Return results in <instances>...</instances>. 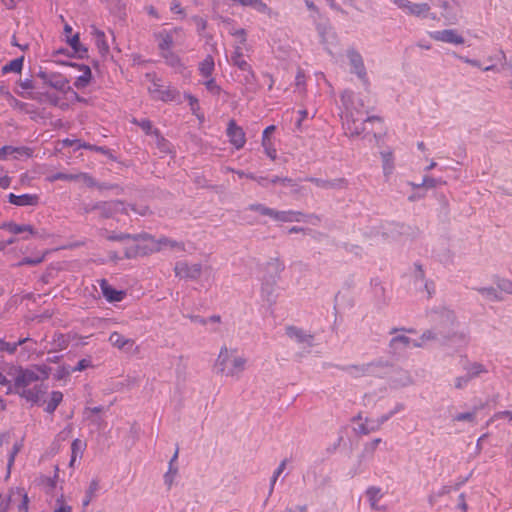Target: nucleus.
<instances>
[{"label":"nucleus","instance_id":"obj_1","mask_svg":"<svg viewBox=\"0 0 512 512\" xmlns=\"http://www.w3.org/2000/svg\"><path fill=\"white\" fill-rule=\"evenodd\" d=\"M51 368L47 365H34L29 368L15 367L9 375L13 377V385L7 389V394L15 393L31 403H37L45 394L47 387L42 383L49 378Z\"/></svg>","mask_w":512,"mask_h":512},{"label":"nucleus","instance_id":"obj_2","mask_svg":"<svg viewBox=\"0 0 512 512\" xmlns=\"http://www.w3.org/2000/svg\"><path fill=\"white\" fill-rule=\"evenodd\" d=\"M341 102L344 106L342 125L345 135L349 137L360 136L366 131L367 124L381 121L378 116L366 115L362 100L357 98L352 91H344L341 94Z\"/></svg>","mask_w":512,"mask_h":512},{"label":"nucleus","instance_id":"obj_3","mask_svg":"<svg viewBox=\"0 0 512 512\" xmlns=\"http://www.w3.org/2000/svg\"><path fill=\"white\" fill-rule=\"evenodd\" d=\"M246 366L247 358L239 355L237 349H229L227 346L220 348L214 364L217 374L237 379L245 371Z\"/></svg>","mask_w":512,"mask_h":512},{"label":"nucleus","instance_id":"obj_4","mask_svg":"<svg viewBox=\"0 0 512 512\" xmlns=\"http://www.w3.org/2000/svg\"><path fill=\"white\" fill-rule=\"evenodd\" d=\"M132 240L135 243L125 249L124 254L127 259L146 256L158 252L156 239L150 234L143 233L133 235Z\"/></svg>","mask_w":512,"mask_h":512},{"label":"nucleus","instance_id":"obj_5","mask_svg":"<svg viewBox=\"0 0 512 512\" xmlns=\"http://www.w3.org/2000/svg\"><path fill=\"white\" fill-rule=\"evenodd\" d=\"M28 502V496L24 489H11L7 494H0V512H9L14 508L18 512H28Z\"/></svg>","mask_w":512,"mask_h":512},{"label":"nucleus","instance_id":"obj_6","mask_svg":"<svg viewBox=\"0 0 512 512\" xmlns=\"http://www.w3.org/2000/svg\"><path fill=\"white\" fill-rule=\"evenodd\" d=\"M184 36V31L180 27L172 29H163L154 33V38L157 41L159 53L172 51L173 46L178 38Z\"/></svg>","mask_w":512,"mask_h":512},{"label":"nucleus","instance_id":"obj_7","mask_svg":"<svg viewBox=\"0 0 512 512\" xmlns=\"http://www.w3.org/2000/svg\"><path fill=\"white\" fill-rule=\"evenodd\" d=\"M398 332L415 333L416 331L413 328H392L390 330L389 334L394 335L389 341L390 353L393 355H399L407 348L413 347V342H415V340H412L404 334H398Z\"/></svg>","mask_w":512,"mask_h":512},{"label":"nucleus","instance_id":"obj_8","mask_svg":"<svg viewBox=\"0 0 512 512\" xmlns=\"http://www.w3.org/2000/svg\"><path fill=\"white\" fill-rule=\"evenodd\" d=\"M264 269L266 274L263 276L261 290L269 293V290L272 289V286L284 271L285 264L279 258H273L265 264Z\"/></svg>","mask_w":512,"mask_h":512},{"label":"nucleus","instance_id":"obj_9","mask_svg":"<svg viewBox=\"0 0 512 512\" xmlns=\"http://www.w3.org/2000/svg\"><path fill=\"white\" fill-rule=\"evenodd\" d=\"M202 270V264L189 263L185 260L176 262L174 266L175 276L184 280H198L202 275Z\"/></svg>","mask_w":512,"mask_h":512},{"label":"nucleus","instance_id":"obj_10","mask_svg":"<svg viewBox=\"0 0 512 512\" xmlns=\"http://www.w3.org/2000/svg\"><path fill=\"white\" fill-rule=\"evenodd\" d=\"M405 14L417 18L429 17L431 7L428 3H413L409 0H391Z\"/></svg>","mask_w":512,"mask_h":512},{"label":"nucleus","instance_id":"obj_11","mask_svg":"<svg viewBox=\"0 0 512 512\" xmlns=\"http://www.w3.org/2000/svg\"><path fill=\"white\" fill-rule=\"evenodd\" d=\"M38 76L43 80V82L46 85H48L60 92H66L70 89L69 80L61 73H58V72L48 73V72L40 71Z\"/></svg>","mask_w":512,"mask_h":512},{"label":"nucleus","instance_id":"obj_12","mask_svg":"<svg viewBox=\"0 0 512 512\" xmlns=\"http://www.w3.org/2000/svg\"><path fill=\"white\" fill-rule=\"evenodd\" d=\"M1 229L7 230L8 232L17 235L25 234L22 239L28 240L30 237H45V234H39L33 226L28 224H17L14 222H5L0 226Z\"/></svg>","mask_w":512,"mask_h":512},{"label":"nucleus","instance_id":"obj_13","mask_svg":"<svg viewBox=\"0 0 512 512\" xmlns=\"http://www.w3.org/2000/svg\"><path fill=\"white\" fill-rule=\"evenodd\" d=\"M148 91L153 99L164 102L174 101L179 96V92L176 89L171 87L163 89L159 84V81L155 79L153 80L152 85L148 88Z\"/></svg>","mask_w":512,"mask_h":512},{"label":"nucleus","instance_id":"obj_14","mask_svg":"<svg viewBox=\"0 0 512 512\" xmlns=\"http://www.w3.org/2000/svg\"><path fill=\"white\" fill-rule=\"evenodd\" d=\"M93 209L99 210L100 214L104 218H110L118 212L128 213L124 202L120 200H112L106 202H100L96 204Z\"/></svg>","mask_w":512,"mask_h":512},{"label":"nucleus","instance_id":"obj_15","mask_svg":"<svg viewBox=\"0 0 512 512\" xmlns=\"http://www.w3.org/2000/svg\"><path fill=\"white\" fill-rule=\"evenodd\" d=\"M347 57L350 65L352 66V72L355 73L362 81L367 83V73L361 54L355 49H349L347 51Z\"/></svg>","mask_w":512,"mask_h":512},{"label":"nucleus","instance_id":"obj_16","mask_svg":"<svg viewBox=\"0 0 512 512\" xmlns=\"http://www.w3.org/2000/svg\"><path fill=\"white\" fill-rule=\"evenodd\" d=\"M227 136L230 143L236 148L241 149L246 143L244 130L236 124L234 120H230L227 127Z\"/></svg>","mask_w":512,"mask_h":512},{"label":"nucleus","instance_id":"obj_17","mask_svg":"<svg viewBox=\"0 0 512 512\" xmlns=\"http://www.w3.org/2000/svg\"><path fill=\"white\" fill-rule=\"evenodd\" d=\"M431 38L444 42V43H451L455 45H461L464 43V38L462 35H460L456 30L454 29H445L440 31H434L430 34Z\"/></svg>","mask_w":512,"mask_h":512},{"label":"nucleus","instance_id":"obj_18","mask_svg":"<svg viewBox=\"0 0 512 512\" xmlns=\"http://www.w3.org/2000/svg\"><path fill=\"white\" fill-rule=\"evenodd\" d=\"M103 296L109 302H120L126 296L125 291L114 289L106 279L98 281Z\"/></svg>","mask_w":512,"mask_h":512},{"label":"nucleus","instance_id":"obj_19","mask_svg":"<svg viewBox=\"0 0 512 512\" xmlns=\"http://www.w3.org/2000/svg\"><path fill=\"white\" fill-rule=\"evenodd\" d=\"M160 56L163 58L165 64L174 69L175 72L182 73L186 69V65L181 57L173 50L160 53Z\"/></svg>","mask_w":512,"mask_h":512},{"label":"nucleus","instance_id":"obj_20","mask_svg":"<svg viewBox=\"0 0 512 512\" xmlns=\"http://www.w3.org/2000/svg\"><path fill=\"white\" fill-rule=\"evenodd\" d=\"M8 200L11 204L16 206H36L39 203V196L36 194L15 195L10 193Z\"/></svg>","mask_w":512,"mask_h":512},{"label":"nucleus","instance_id":"obj_21","mask_svg":"<svg viewBox=\"0 0 512 512\" xmlns=\"http://www.w3.org/2000/svg\"><path fill=\"white\" fill-rule=\"evenodd\" d=\"M375 366H381V363L370 362L361 365H348L344 368V371L353 377H362L369 375L372 372V368Z\"/></svg>","mask_w":512,"mask_h":512},{"label":"nucleus","instance_id":"obj_22","mask_svg":"<svg viewBox=\"0 0 512 512\" xmlns=\"http://www.w3.org/2000/svg\"><path fill=\"white\" fill-rule=\"evenodd\" d=\"M72 67H77L82 74L76 78L74 81V86L77 89H83L87 87L92 79V72L89 66L87 65H78L76 63L70 64Z\"/></svg>","mask_w":512,"mask_h":512},{"label":"nucleus","instance_id":"obj_23","mask_svg":"<svg viewBox=\"0 0 512 512\" xmlns=\"http://www.w3.org/2000/svg\"><path fill=\"white\" fill-rule=\"evenodd\" d=\"M286 334L296 340L298 343H306L308 345L312 344L313 341V335L307 333L301 328H298L296 326H288L286 327Z\"/></svg>","mask_w":512,"mask_h":512},{"label":"nucleus","instance_id":"obj_24","mask_svg":"<svg viewBox=\"0 0 512 512\" xmlns=\"http://www.w3.org/2000/svg\"><path fill=\"white\" fill-rule=\"evenodd\" d=\"M304 214L299 211H273L272 219L279 222H299L301 221Z\"/></svg>","mask_w":512,"mask_h":512},{"label":"nucleus","instance_id":"obj_25","mask_svg":"<svg viewBox=\"0 0 512 512\" xmlns=\"http://www.w3.org/2000/svg\"><path fill=\"white\" fill-rule=\"evenodd\" d=\"M91 35L94 38L95 45L97 46L101 55L109 53V45L106 41L105 33L99 30L96 26H91Z\"/></svg>","mask_w":512,"mask_h":512},{"label":"nucleus","instance_id":"obj_26","mask_svg":"<svg viewBox=\"0 0 512 512\" xmlns=\"http://www.w3.org/2000/svg\"><path fill=\"white\" fill-rule=\"evenodd\" d=\"M230 63L240 70H247L249 63L245 60L243 49L240 45H236L230 56Z\"/></svg>","mask_w":512,"mask_h":512},{"label":"nucleus","instance_id":"obj_27","mask_svg":"<svg viewBox=\"0 0 512 512\" xmlns=\"http://www.w3.org/2000/svg\"><path fill=\"white\" fill-rule=\"evenodd\" d=\"M14 153L31 156L32 151L28 147H13L9 145L3 146L0 148V160H6L9 155Z\"/></svg>","mask_w":512,"mask_h":512},{"label":"nucleus","instance_id":"obj_28","mask_svg":"<svg viewBox=\"0 0 512 512\" xmlns=\"http://www.w3.org/2000/svg\"><path fill=\"white\" fill-rule=\"evenodd\" d=\"M215 69L214 59L211 55H207L206 58L199 63V73L204 78L212 76Z\"/></svg>","mask_w":512,"mask_h":512},{"label":"nucleus","instance_id":"obj_29","mask_svg":"<svg viewBox=\"0 0 512 512\" xmlns=\"http://www.w3.org/2000/svg\"><path fill=\"white\" fill-rule=\"evenodd\" d=\"M381 158L383 163V174L388 178L394 171V156L392 151L381 152Z\"/></svg>","mask_w":512,"mask_h":512},{"label":"nucleus","instance_id":"obj_30","mask_svg":"<svg viewBox=\"0 0 512 512\" xmlns=\"http://www.w3.org/2000/svg\"><path fill=\"white\" fill-rule=\"evenodd\" d=\"M86 448V443L80 439H74L71 444V459L69 466L73 467L77 457H81Z\"/></svg>","mask_w":512,"mask_h":512},{"label":"nucleus","instance_id":"obj_31","mask_svg":"<svg viewBox=\"0 0 512 512\" xmlns=\"http://www.w3.org/2000/svg\"><path fill=\"white\" fill-rule=\"evenodd\" d=\"M156 244L158 246V252L163 247H169L171 249H176V250H179V251H184L185 250V245H184L183 242H178V241L169 239L167 237H161L159 239H156Z\"/></svg>","mask_w":512,"mask_h":512},{"label":"nucleus","instance_id":"obj_32","mask_svg":"<svg viewBox=\"0 0 512 512\" xmlns=\"http://www.w3.org/2000/svg\"><path fill=\"white\" fill-rule=\"evenodd\" d=\"M466 370V375L470 377L472 380L473 378L479 377L483 373H487V368L478 362L469 363L467 366L464 367Z\"/></svg>","mask_w":512,"mask_h":512},{"label":"nucleus","instance_id":"obj_33","mask_svg":"<svg viewBox=\"0 0 512 512\" xmlns=\"http://www.w3.org/2000/svg\"><path fill=\"white\" fill-rule=\"evenodd\" d=\"M29 341H33L31 338L26 337L19 339L15 343L6 342L3 339H0V351H6L9 354H14L17 351L18 346H21Z\"/></svg>","mask_w":512,"mask_h":512},{"label":"nucleus","instance_id":"obj_34","mask_svg":"<svg viewBox=\"0 0 512 512\" xmlns=\"http://www.w3.org/2000/svg\"><path fill=\"white\" fill-rule=\"evenodd\" d=\"M63 400V393L60 391H52L50 395V400L47 403V406L45 408V411L49 414L54 413V411L57 409L58 405Z\"/></svg>","mask_w":512,"mask_h":512},{"label":"nucleus","instance_id":"obj_35","mask_svg":"<svg viewBox=\"0 0 512 512\" xmlns=\"http://www.w3.org/2000/svg\"><path fill=\"white\" fill-rule=\"evenodd\" d=\"M154 143L156 147L160 150L162 153H169L171 152L170 143L168 140H166L160 133V131H154V135L152 136Z\"/></svg>","mask_w":512,"mask_h":512},{"label":"nucleus","instance_id":"obj_36","mask_svg":"<svg viewBox=\"0 0 512 512\" xmlns=\"http://www.w3.org/2000/svg\"><path fill=\"white\" fill-rule=\"evenodd\" d=\"M482 296L487 298L490 301H502L503 297L498 293L497 289L494 287H480L476 289Z\"/></svg>","mask_w":512,"mask_h":512},{"label":"nucleus","instance_id":"obj_37","mask_svg":"<svg viewBox=\"0 0 512 512\" xmlns=\"http://www.w3.org/2000/svg\"><path fill=\"white\" fill-rule=\"evenodd\" d=\"M23 62H24L23 56L13 59L8 64L3 66L2 72L3 73H9V72L20 73L23 68Z\"/></svg>","mask_w":512,"mask_h":512},{"label":"nucleus","instance_id":"obj_38","mask_svg":"<svg viewBox=\"0 0 512 512\" xmlns=\"http://www.w3.org/2000/svg\"><path fill=\"white\" fill-rule=\"evenodd\" d=\"M132 123L136 124L137 126H139L143 132L146 134V135H149V136H153L154 135V131H158L159 129L155 128L152 124V122L148 119H136V118H133L132 119Z\"/></svg>","mask_w":512,"mask_h":512},{"label":"nucleus","instance_id":"obj_39","mask_svg":"<svg viewBox=\"0 0 512 512\" xmlns=\"http://www.w3.org/2000/svg\"><path fill=\"white\" fill-rule=\"evenodd\" d=\"M437 335L432 330H426L423 332V334L420 337V340L413 342V347L415 348H422L426 345L427 342L436 340Z\"/></svg>","mask_w":512,"mask_h":512},{"label":"nucleus","instance_id":"obj_40","mask_svg":"<svg viewBox=\"0 0 512 512\" xmlns=\"http://www.w3.org/2000/svg\"><path fill=\"white\" fill-rule=\"evenodd\" d=\"M109 341L113 346L119 349H122L128 343L133 344V342L130 339L123 337L118 332H113L109 337Z\"/></svg>","mask_w":512,"mask_h":512},{"label":"nucleus","instance_id":"obj_41","mask_svg":"<svg viewBox=\"0 0 512 512\" xmlns=\"http://www.w3.org/2000/svg\"><path fill=\"white\" fill-rule=\"evenodd\" d=\"M379 430V425H376L375 420L365 419V422L359 425L358 432L363 435H368L371 432Z\"/></svg>","mask_w":512,"mask_h":512},{"label":"nucleus","instance_id":"obj_42","mask_svg":"<svg viewBox=\"0 0 512 512\" xmlns=\"http://www.w3.org/2000/svg\"><path fill=\"white\" fill-rule=\"evenodd\" d=\"M262 147L264 149V152L265 154L271 159V160H275L277 158V150L276 148L274 147V144L273 142L271 141V139H262Z\"/></svg>","mask_w":512,"mask_h":512},{"label":"nucleus","instance_id":"obj_43","mask_svg":"<svg viewBox=\"0 0 512 512\" xmlns=\"http://www.w3.org/2000/svg\"><path fill=\"white\" fill-rule=\"evenodd\" d=\"M206 80L203 82L206 89L213 95H219L222 91L221 87L216 83L215 79L211 76L209 78H205Z\"/></svg>","mask_w":512,"mask_h":512},{"label":"nucleus","instance_id":"obj_44","mask_svg":"<svg viewBox=\"0 0 512 512\" xmlns=\"http://www.w3.org/2000/svg\"><path fill=\"white\" fill-rule=\"evenodd\" d=\"M178 473L177 467H169L168 471L164 474V483L167 486L168 490L171 489L174 483V479Z\"/></svg>","mask_w":512,"mask_h":512},{"label":"nucleus","instance_id":"obj_45","mask_svg":"<svg viewBox=\"0 0 512 512\" xmlns=\"http://www.w3.org/2000/svg\"><path fill=\"white\" fill-rule=\"evenodd\" d=\"M295 86L298 89L300 93L305 92V86H306V76L304 74V71L302 69H298L296 77H295Z\"/></svg>","mask_w":512,"mask_h":512},{"label":"nucleus","instance_id":"obj_46","mask_svg":"<svg viewBox=\"0 0 512 512\" xmlns=\"http://www.w3.org/2000/svg\"><path fill=\"white\" fill-rule=\"evenodd\" d=\"M249 210L260 213L264 216H269L272 218L274 209L264 206L263 204H251L249 206Z\"/></svg>","mask_w":512,"mask_h":512},{"label":"nucleus","instance_id":"obj_47","mask_svg":"<svg viewBox=\"0 0 512 512\" xmlns=\"http://www.w3.org/2000/svg\"><path fill=\"white\" fill-rule=\"evenodd\" d=\"M366 495L368 497L369 502H379L382 498L381 489L379 487L371 486L366 490Z\"/></svg>","mask_w":512,"mask_h":512},{"label":"nucleus","instance_id":"obj_48","mask_svg":"<svg viewBox=\"0 0 512 512\" xmlns=\"http://www.w3.org/2000/svg\"><path fill=\"white\" fill-rule=\"evenodd\" d=\"M48 181L54 182L57 180H64V181H76V174H68V173H62L58 172L55 173L47 178Z\"/></svg>","mask_w":512,"mask_h":512},{"label":"nucleus","instance_id":"obj_49","mask_svg":"<svg viewBox=\"0 0 512 512\" xmlns=\"http://www.w3.org/2000/svg\"><path fill=\"white\" fill-rule=\"evenodd\" d=\"M287 465V459H284L280 462L278 468L274 471L273 476L271 478L270 492L273 491L274 485L278 479V477L283 473Z\"/></svg>","mask_w":512,"mask_h":512},{"label":"nucleus","instance_id":"obj_50","mask_svg":"<svg viewBox=\"0 0 512 512\" xmlns=\"http://www.w3.org/2000/svg\"><path fill=\"white\" fill-rule=\"evenodd\" d=\"M475 419H476L475 412H464V413H459V414L455 415L453 418V421H456V422L467 421V422L474 424Z\"/></svg>","mask_w":512,"mask_h":512},{"label":"nucleus","instance_id":"obj_51","mask_svg":"<svg viewBox=\"0 0 512 512\" xmlns=\"http://www.w3.org/2000/svg\"><path fill=\"white\" fill-rule=\"evenodd\" d=\"M446 184L442 179H435L429 176H425L421 182V186L426 188H435L438 185Z\"/></svg>","mask_w":512,"mask_h":512},{"label":"nucleus","instance_id":"obj_52","mask_svg":"<svg viewBox=\"0 0 512 512\" xmlns=\"http://www.w3.org/2000/svg\"><path fill=\"white\" fill-rule=\"evenodd\" d=\"M244 72V76H243V83L245 85H253L256 81V75L251 67V65H249V68L247 70H242Z\"/></svg>","mask_w":512,"mask_h":512},{"label":"nucleus","instance_id":"obj_53","mask_svg":"<svg viewBox=\"0 0 512 512\" xmlns=\"http://www.w3.org/2000/svg\"><path fill=\"white\" fill-rule=\"evenodd\" d=\"M497 287L501 291L512 295V281L509 279H499L497 281Z\"/></svg>","mask_w":512,"mask_h":512},{"label":"nucleus","instance_id":"obj_54","mask_svg":"<svg viewBox=\"0 0 512 512\" xmlns=\"http://www.w3.org/2000/svg\"><path fill=\"white\" fill-rule=\"evenodd\" d=\"M20 449H21V444L20 443H15L13 445L12 450H11V452L9 454L8 463H7L8 471H10L11 467L13 466L14 461H15V457L19 453Z\"/></svg>","mask_w":512,"mask_h":512},{"label":"nucleus","instance_id":"obj_55","mask_svg":"<svg viewBox=\"0 0 512 512\" xmlns=\"http://www.w3.org/2000/svg\"><path fill=\"white\" fill-rule=\"evenodd\" d=\"M347 187V181L344 178L328 180V189H342Z\"/></svg>","mask_w":512,"mask_h":512},{"label":"nucleus","instance_id":"obj_56","mask_svg":"<svg viewBox=\"0 0 512 512\" xmlns=\"http://www.w3.org/2000/svg\"><path fill=\"white\" fill-rule=\"evenodd\" d=\"M403 407L401 405H398L395 410L393 411H390L389 413L385 414V415H382L380 418H378L377 420H375V423L376 425H379V429L381 428V426L386 422L388 421L396 412H398L399 410H401Z\"/></svg>","mask_w":512,"mask_h":512},{"label":"nucleus","instance_id":"obj_57","mask_svg":"<svg viewBox=\"0 0 512 512\" xmlns=\"http://www.w3.org/2000/svg\"><path fill=\"white\" fill-rule=\"evenodd\" d=\"M76 181H83L89 187H93L95 185L94 179L87 173L76 174Z\"/></svg>","mask_w":512,"mask_h":512},{"label":"nucleus","instance_id":"obj_58","mask_svg":"<svg viewBox=\"0 0 512 512\" xmlns=\"http://www.w3.org/2000/svg\"><path fill=\"white\" fill-rule=\"evenodd\" d=\"M449 340H453V339H457L458 341H460L464 346L468 345L469 343V335L468 333H465V332H459V333H454L452 336H450L448 338Z\"/></svg>","mask_w":512,"mask_h":512},{"label":"nucleus","instance_id":"obj_59","mask_svg":"<svg viewBox=\"0 0 512 512\" xmlns=\"http://www.w3.org/2000/svg\"><path fill=\"white\" fill-rule=\"evenodd\" d=\"M471 381L470 377L467 375L459 376L455 379V388L456 389H463L465 388L468 383Z\"/></svg>","mask_w":512,"mask_h":512},{"label":"nucleus","instance_id":"obj_60","mask_svg":"<svg viewBox=\"0 0 512 512\" xmlns=\"http://www.w3.org/2000/svg\"><path fill=\"white\" fill-rule=\"evenodd\" d=\"M68 43L75 50V52L79 53L82 51L78 34H75L70 39H68Z\"/></svg>","mask_w":512,"mask_h":512},{"label":"nucleus","instance_id":"obj_61","mask_svg":"<svg viewBox=\"0 0 512 512\" xmlns=\"http://www.w3.org/2000/svg\"><path fill=\"white\" fill-rule=\"evenodd\" d=\"M79 147H83V149H88L91 151L106 153V149L104 147L92 145L87 142H79Z\"/></svg>","mask_w":512,"mask_h":512},{"label":"nucleus","instance_id":"obj_62","mask_svg":"<svg viewBox=\"0 0 512 512\" xmlns=\"http://www.w3.org/2000/svg\"><path fill=\"white\" fill-rule=\"evenodd\" d=\"M133 235L127 233L111 234L107 236L110 241H124L126 239H132Z\"/></svg>","mask_w":512,"mask_h":512},{"label":"nucleus","instance_id":"obj_63","mask_svg":"<svg viewBox=\"0 0 512 512\" xmlns=\"http://www.w3.org/2000/svg\"><path fill=\"white\" fill-rule=\"evenodd\" d=\"M42 261H43V257H39V258H29V257H26L22 261H20L18 263V265L19 266H22V265L34 266V265H37V264L41 263Z\"/></svg>","mask_w":512,"mask_h":512},{"label":"nucleus","instance_id":"obj_64","mask_svg":"<svg viewBox=\"0 0 512 512\" xmlns=\"http://www.w3.org/2000/svg\"><path fill=\"white\" fill-rule=\"evenodd\" d=\"M89 367H92V362L89 359H81L77 366L73 368V371H83Z\"/></svg>","mask_w":512,"mask_h":512}]
</instances>
